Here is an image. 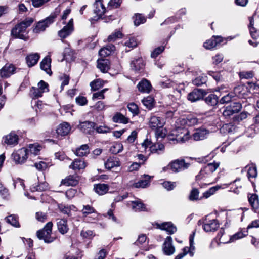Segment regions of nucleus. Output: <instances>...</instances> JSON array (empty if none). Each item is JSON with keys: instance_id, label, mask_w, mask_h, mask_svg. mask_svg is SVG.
Listing matches in <instances>:
<instances>
[{"instance_id": "obj_40", "label": "nucleus", "mask_w": 259, "mask_h": 259, "mask_svg": "<svg viewBox=\"0 0 259 259\" xmlns=\"http://www.w3.org/2000/svg\"><path fill=\"white\" fill-rule=\"evenodd\" d=\"M81 212L83 217L84 218L87 217L89 215L93 213L97 214V212L95 209L93 207L89 204L83 205V208L81 210Z\"/></svg>"}, {"instance_id": "obj_30", "label": "nucleus", "mask_w": 259, "mask_h": 259, "mask_svg": "<svg viewBox=\"0 0 259 259\" xmlns=\"http://www.w3.org/2000/svg\"><path fill=\"white\" fill-rule=\"evenodd\" d=\"M180 122L182 124L186 125V126H191L194 125L198 122V120L197 118L193 116L189 115L186 118H182L180 120Z\"/></svg>"}, {"instance_id": "obj_62", "label": "nucleus", "mask_w": 259, "mask_h": 259, "mask_svg": "<svg viewBox=\"0 0 259 259\" xmlns=\"http://www.w3.org/2000/svg\"><path fill=\"white\" fill-rule=\"evenodd\" d=\"M127 108L134 115H137L139 113L138 106L134 103H131L128 104Z\"/></svg>"}, {"instance_id": "obj_39", "label": "nucleus", "mask_w": 259, "mask_h": 259, "mask_svg": "<svg viewBox=\"0 0 259 259\" xmlns=\"http://www.w3.org/2000/svg\"><path fill=\"white\" fill-rule=\"evenodd\" d=\"M113 121L115 123L126 124L128 122L129 119L120 113H116L113 117Z\"/></svg>"}, {"instance_id": "obj_1", "label": "nucleus", "mask_w": 259, "mask_h": 259, "mask_svg": "<svg viewBox=\"0 0 259 259\" xmlns=\"http://www.w3.org/2000/svg\"><path fill=\"white\" fill-rule=\"evenodd\" d=\"M33 19L32 18H27L23 21L17 25L11 30V34L15 38H19L22 39H25V36L23 34L26 28L30 26L33 23Z\"/></svg>"}, {"instance_id": "obj_38", "label": "nucleus", "mask_w": 259, "mask_h": 259, "mask_svg": "<svg viewBox=\"0 0 259 259\" xmlns=\"http://www.w3.org/2000/svg\"><path fill=\"white\" fill-rule=\"evenodd\" d=\"M106 168L111 169L114 167H119V162L116 158L110 157L105 163Z\"/></svg>"}, {"instance_id": "obj_36", "label": "nucleus", "mask_w": 259, "mask_h": 259, "mask_svg": "<svg viewBox=\"0 0 259 259\" xmlns=\"http://www.w3.org/2000/svg\"><path fill=\"white\" fill-rule=\"evenodd\" d=\"M132 209L135 211H145V205L140 200L131 201Z\"/></svg>"}, {"instance_id": "obj_45", "label": "nucleus", "mask_w": 259, "mask_h": 259, "mask_svg": "<svg viewBox=\"0 0 259 259\" xmlns=\"http://www.w3.org/2000/svg\"><path fill=\"white\" fill-rule=\"evenodd\" d=\"M247 231L245 229L239 231L230 237V241L234 242L238 239L242 238L247 235Z\"/></svg>"}, {"instance_id": "obj_64", "label": "nucleus", "mask_w": 259, "mask_h": 259, "mask_svg": "<svg viewBox=\"0 0 259 259\" xmlns=\"http://www.w3.org/2000/svg\"><path fill=\"white\" fill-rule=\"evenodd\" d=\"M98 133L105 134L110 132V128L105 125H100L95 128Z\"/></svg>"}, {"instance_id": "obj_21", "label": "nucleus", "mask_w": 259, "mask_h": 259, "mask_svg": "<svg viewBox=\"0 0 259 259\" xmlns=\"http://www.w3.org/2000/svg\"><path fill=\"white\" fill-rule=\"evenodd\" d=\"M209 131L205 128H198L193 134V138L195 141L203 140L207 138Z\"/></svg>"}, {"instance_id": "obj_22", "label": "nucleus", "mask_w": 259, "mask_h": 259, "mask_svg": "<svg viewBox=\"0 0 259 259\" xmlns=\"http://www.w3.org/2000/svg\"><path fill=\"white\" fill-rule=\"evenodd\" d=\"M203 96V90L201 89H195L188 95L187 98L191 102H194L200 100Z\"/></svg>"}, {"instance_id": "obj_25", "label": "nucleus", "mask_w": 259, "mask_h": 259, "mask_svg": "<svg viewBox=\"0 0 259 259\" xmlns=\"http://www.w3.org/2000/svg\"><path fill=\"white\" fill-rule=\"evenodd\" d=\"M41 148V147L37 144H29L28 148H26L28 151L29 157L31 159L33 157L38 155Z\"/></svg>"}, {"instance_id": "obj_37", "label": "nucleus", "mask_w": 259, "mask_h": 259, "mask_svg": "<svg viewBox=\"0 0 259 259\" xmlns=\"http://www.w3.org/2000/svg\"><path fill=\"white\" fill-rule=\"evenodd\" d=\"M48 188V184L45 181L39 182L37 184L32 186L30 189L32 191H42Z\"/></svg>"}, {"instance_id": "obj_50", "label": "nucleus", "mask_w": 259, "mask_h": 259, "mask_svg": "<svg viewBox=\"0 0 259 259\" xmlns=\"http://www.w3.org/2000/svg\"><path fill=\"white\" fill-rule=\"evenodd\" d=\"M123 145L120 143H114L110 148V151L114 154H116L123 150Z\"/></svg>"}, {"instance_id": "obj_59", "label": "nucleus", "mask_w": 259, "mask_h": 259, "mask_svg": "<svg viewBox=\"0 0 259 259\" xmlns=\"http://www.w3.org/2000/svg\"><path fill=\"white\" fill-rule=\"evenodd\" d=\"M228 106L230 107L231 109H232L234 113L239 112L242 108L241 104L239 102L232 103Z\"/></svg>"}, {"instance_id": "obj_13", "label": "nucleus", "mask_w": 259, "mask_h": 259, "mask_svg": "<svg viewBox=\"0 0 259 259\" xmlns=\"http://www.w3.org/2000/svg\"><path fill=\"white\" fill-rule=\"evenodd\" d=\"M163 251L167 255H170L174 253L175 248L172 244V238L170 236H168L165 239L163 244Z\"/></svg>"}, {"instance_id": "obj_20", "label": "nucleus", "mask_w": 259, "mask_h": 259, "mask_svg": "<svg viewBox=\"0 0 259 259\" xmlns=\"http://www.w3.org/2000/svg\"><path fill=\"white\" fill-rule=\"evenodd\" d=\"M59 209L60 211L69 217H72L74 214V213L77 211V208L73 205H64L60 204L59 205Z\"/></svg>"}, {"instance_id": "obj_9", "label": "nucleus", "mask_w": 259, "mask_h": 259, "mask_svg": "<svg viewBox=\"0 0 259 259\" xmlns=\"http://www.w3.org/2000/svg\"><path fill=\"white\" fill-rule=\"evenodd\" d=\"M165 123L162 118L156 115H152L149 120V126L153 130L162 128Z\"/></svg>"}, {"instance_id": "obj_2", "label": "nucleus", "mask_w": 259, "mask_h": 259, "mask_svg": "<svg viewBox=\"0 0 259 259\" xmlns=\"http://www.w3.org/2000/svg\"><path fill=\"white\" fill-rule=\"evenodd\" d=\"M53 223L49 222L45 225L42 230L37 232V236L39 239L44 240L45 243H50L53 242L55 237L51 236Z\"/></svg>"}, {"instance_id": "obj_15", "label": "nucleus", "mask_w": 259, "mask_h": 259, "mask_svg": "<svg viewBox=\"0 0 259 259\" xmlns=\"http://www.w3.org/2000/svg\"><path fill=\"white\" fill-rule=\"evenodd\" d=\"M16 68L11 64H6L1 70L0 75L2 77L7 78L14 73Z\"/></svg>"}, {"instance_id": "obj_51", "label": "nucleus", "mask_w": 259, "mask_h": 259, "mask_svg": "<svg viewBox=\"0 0 259 259\" xmlns=\"http://www.w3.org/2000/svg\"><path fill=\"white\" fill-rule=\"evenodd\" d=\"M78 183V179H62L61 182V185L75 186Z\"/></svg>"}, {"instance_id": "obj_31", "label": "nucleus", "mask_w": 259, "mask_h": 259, "mask_svg": "<svg viewBox=\"0 0 259 259\" xmlns=\"http://www.w3.org/2000/svg\"><path fill=\"white\" fill-rule=\"evenodd\" d=\"M249 24L248 25V28L250 35L252 38L256 39L259 35L258 30L254 27V22L253 18L250 17L249 18Z\"/></svg>"}, {"instance_id": "obj_54", "label": "nucleus", "mask_w": 259, "mask_h": 259, "mask_svg": "<svg viewBox=\"0 0 259 259\" xmlns=\"http://www.w3.org/2000/svg\"><path fill=\"white\" fill-rule=\"evenodd\" d=\"M164 149V146L159 143L154 144L150 147V150L152 153L158 152V151H163Z\"/></svg>"}, {"instance_id": "obj_26", "label": "nucleus", "mask_w": 259, "mask_h": 259, "mask_svg": "<svg viewBox=\"0 0 259 259\" xmlns=\"http://www.w3.org/2000/svg\"><path fill=\"white\" fill-rule=\"evenodd\" d=\"M222 41V37L219 36L213 37L211 39L205 42L203 44V46L207 49H211L215 47L217 45L220 44Z\"/></svg>"}, {"instance_id": "obj_43", "label": "nucleus", "mask_w": 259, "mask_h": 259, "mask_svg": "<svg viewBox=\"0 0 259 259\" xmlns=\"http://www.w3.org/2000/svg\"><path fill=\"white\" fill-rule=\"evenodd\" d=\"M205 102L209 105L214 106L218 102V97L216 95L210 94L205 99Z\"/></svg>"}, {"instance_id": "obj_33", "label": "nucleus", "mask_w": 259, "mask_h": 259, "mask_svg": "<svg viewBox=\"0 0 259 259\" xmlns=\"http://www.w3.org/2000/svg\"><path fill=\"white\" fill-rule=\"evenodd\" d=\"M94 189L100 195L106 194L108 190V186L105 184H98L94 185Z\"/></svg>"}, {"instance_id": "obj_49", "label": "nucleus", "mask_w": 259, "mask_h": 259, "mask_svg": "<svg viewBox=\"0 0 259 259\" xmlns=\"http://www.w3.org/2000/svg\"><path fill=\"white\" fill-rule=\"evenodd\" d=\"M134 25L136 26H139L141 24L144 23L146 21V18L140 14H137L134 17Z\"/></svg>"}, {"instance_id": "obj_55", "label": "nucleus", "mask_w": 259, "mask_h": 259, "mask_svg": "<svg viewBox=\"0 0 259 259\" xmlns=\"http://www.w3.org/2000/svg\"><path fill=\"white\" fill-rule=\"evenodd\" d=\"M142 102L146 108L150 109L153 107L154 99L152 97L148 96L147 97L144 98Z\"/></svg>"}, {"instance_id": "obj_34", "label": "nucleus", "mask_w": 259, "mask_h": 259, "mask_svg": "<svg viewBox=\"0 0 259 259\" xmlns=\"http://www.w3.org/2000/svg\"><path fill=\"white\" fill-rule=\"evenodd\" d=\"M77 156L82 157L89 153V148L87 144H83L77 148L74 152Z\"/></svg>"}, {"instance_id": "obj_24", "label": "nucleus", "mask_w": 259, "mask_h": 259, "mask_svg": "<svg viewBox=\"0 0 259 259\" xmlns=\"http://www.w3.org/2000/svg\"><path fill=\"white\" fill-rule=\"evenodd\" d=\"M51 58L47 56L45 57L40 64V68L45 71L48 74L51 75L52 71L51 70Z\"/></svg>"}, {"instance_id": "obj_63", "label": "nucleus", "mask_w": 259, "mask_h": 259, "mask_svg": "<svg viewBox=\"0 0 259 259\" xmlns=\"http://www.w3.org/2000/svg\"><path fill=\"white\" fill-rule=\"evenodd\" d=\"M199 197V192L198 190L196 188H193L189 196V198L191 201L197 200Z\"/></svg>"}, {"instance_id": "obj_41", "label": "nucleus", "mask_w": 259, "mask_h": 259, "mask_svg": "<svg viewBox=\"0 0 259 259\" xmlns=\"http://www.w3.org/2000/svg\"><path fill=\"white\" fill-rule=\"evenodd\" d=\"M97 67L103 73L107 72L109 68V61L105 59L98 60Z\"/></svg>"}, {"instance_id": "obj_7", "label": "nucleus", "mask_w": 259, "mask_h": 259, "mask_svg": "<svg viewBox=\"0 0 259 259\" xmlns=\"http://www.w3.org/2000/svg\"><path fill=\"white\" fill-rule=\"evenodd\" d=\"M207 216L203 222V228L205 232L215 231L219 227V223L215 219L210 220Z\"/></svg>"}, {"instance_id": "obj_28", "label": "nucleus", "mask_w": 259, "mask_h": 259, "mask_svg": "<svg viewBox=\"0 0 259 259\" xmlns=\"http://www.w3.org/2000/svg\"><path fill=\"white\" fill-rule=\"evenodd\" d=\"M71 126L67 122H63L60 124L56 130L58 135L61 136H66L70 131Z\"/></svg>"}, {"instance_id": "obj_61", "label": "nucleus", "mask_w": 259, "mask_h": 259, "mask_svg": "<svg viewBox=\"0 0 259 259\" xmlns=\"http://www.w3.org/2000/svg\"><path fill=\"white\" fill-rule=\"evenodd\" d=\"M92 107L98 112H101L105 109L106 106L103 101H100L97 102Z\"/></svg>"}, {"instance_id": "obj_60", "label": "nucleus", "mask_w": 259, "mask_h": 259, "mask_svg": "<svg viewBox=\"0 0 259 259\" xmlns=\"http://www.w3.org/2000/svg\"><path fill=\"white\" fill-rule=\"evenodd\" d=\"M163 187L168 191L171 190L176 186L175 182H172L169 181H166L162 183Z\"/></svg>"}, {"instance_id": "obj_53", "label": "nucleus", "mask_w": 259, "mask_h": 259, "mask_svg": "<svg viewBox=\"0 0 259 259\" xmlns=\"http://www.w3.org/2000/svg\"><path fill=\"white\" fill-rule=\"evenodd\" d=\"M124 45L126 47L132 49L137 46V42L136 38L134 37H130L125 41Z\"/></svg>"}, {"instance_id": "obj_10", "label": "nucleus", "mask_w": 259, "mask_h": 259, "mask_svg": "<svg viewBox=\"0 0 259 259\" xmlns=\"http://www.w3.org/2000/svg\"><path fill=\"white\" fill-rule=\"evenodd\" d=\"M157 228L166 231L169 234H172L177 231V228L171 222H163L162 223H155Z\"/></svg>"}, {"instance_id": "obj_6", "label": "nucleus", "mask_w": 259, "mask_h": 259, "mask_svg": "<svg viewBox=\"0 0 259 259\" xmlns=\"http://www.w3.org/2000/svg\"><path fill=\"white\" fill-rule=\"evenodd\" d=\"M195 232H193L192 234L190 235L189 237V243L190 247H185L183 249V252L178 254L175 258V259H182L189 252L191 256L193 255V251L195 249L194 246V239L195 236Z\"/></svg>"}, {"instance_id": "obj_48", "label": "nucleus", "mask_w": 259, "mask_h": 259, "mask_svg": "<svg viewBox=\"0 0 259 259\" xmlns=\"http://www.w3.org/2000/svg\"><path fill=\"white\" fill-rule=\"evenodd\" d=\"M7 222L10 224L11 225L15 227H19L20 225L18 222V218L16 216L14 215H10L8 217H7L5 218Z\"/></svg>"}, {"instance_id": "obj_4", "label": "nucleus", "mask_w": 259, "mask_h": 259, "mask_svg": "<svg viewBox=\"0 0 259 259\" xmlns=\"http://www.w3.org/2000/svg\"><path fill=\"white\" fill-rule=\"evenodd\" d=\"M190 163H187L184 159H177L169 164L171 170L174 172H180L187 169L190 166Z\"/></svg>"}, {"instance_id": "obj_19", "label": "nucleus", "mask_w": 259, "mask_h": 259, "mask_svg": "<svg viewBox=\"0 0 259 259\" xmlns=\"http://www.w3.org/2000/svg\"><path fill=\"white\" fill-rule=\"evenodd\" d=\"M93 11L99 17H101L105 13L106 8L101 0H96L93 5Z\"/></svg>"}, {"instance_id": "obj_18", "label": "nucleus", "mask_w": 259, "mask_h": 259, "mask_svg": "<svg viewBox=\"0 0 259 259\" xmlns=\"http://www.w3.org/2000/svg\"><path fill=\"white\" fill-rule=\"evenodd\" d=\"M241 172L242 173L245 172L248 178H255L257 176L256 166L253 164L246 166Z\"/></svg>"}, {"instance_id": "obj_35", "label": "nucleus", "mask_w": 259, "mask_h": 259, "mask_svg": "<svg viewBox=\"0 0 259 259\" xmlns=\"http://www.w3.org/2000/svg\"><path fill=\"white\" fill-rule=\"evenodd\" d=\"M248 201L255 211L259 208V200L256 194H251L248 196Z\"/></svg>"}, {"instance_id": "obj_5", "label": "nucleus", "mask_w": 259, "mask_h": 259, "mask_svg": "<svg viewBox=\"0 0 259 259\" xmlns=\"http://www.w3.org/2000/svg\"><path fill=\"white\" fill-rule=\"evenodd\" d=\"M28 151L26 148H22L12 154L14 161L18 164L24 163L29 158Z\"/></svg>"}, {"instance_id": "obj_11", "label": "nucleus", "mask_w": 259, "mask_h": 259, "mask_svg": "<svg viewBox=\"0 0 259 259\" xmlns=\"http://www.w3.org/2000/svg\"><path fill=\"white\" fill-rule=\"evenodd\" d=\"M157 228L166 231L169 234H172L177 231V228L171 222H163L162 223H155Z\"/></svg>"}, {"instance_id": "obj_32", "label": "nucleus", "mask_w": 259, "mask_h": 259, "mask_svg": "<svg viewBox=\"0 0 259 259\" xmlns=\"http://www.w3.org/2000/svg\"><path fill=\"white\" fill-rule=\"evenodd\" d=\"M144 64L143 59L138 58L133 60L131 63V67L135 71H139L144 67Z\"/></svg>"}, {"instance_id": "obj_58", "label": "nucleus", "mask_w": 259, "mask_h": 259, "mask_svg": "<svg viewBox=\"0 0 259 259\" xmlns=\"http://www.w3.org/2000/svg\"><path fill=\"white\" fill-rule=\"evenodd\" d=\"M80 235L83 238L88 239H91L94 236L92 231L85 229H83L81 231Z\"/></svg>"}, {"instance_id": "obj_44", "label": "nucleus", "mask_w": 259, "mask_h": 259, "mask_svg": "<svg viewBox=\"0 0 259 259\" xmlns=\"http://www.w3.org/2000/svg\"><path fill=\"white\" fill-rule=\"evenodd\" d=\"M104 84V81L100 79L95 80L90 83L91 90L94 91L98 90L103 87Z\"/></svg>"}, {"instance_id": "obj_29", "label": "nucleus", "mask_w": 259, "mask_h": 259, "mask_svg": "<svg viewBox=\"0 0 259 259\" xmlns=\"http://www.w3.org/2000/svg\"><path fill=\"white\" fill-rule=\"evenodd\" d=\"M86 166L87 163L83 160L76 159L69 165V168L73 170H80L85 168Z\"/></svg>"}, {"instance_id": "obj_17", "label": "nucleus", "mask_w": 259, "mask_h": 259, "mask_svg": "<svg viewBox=\"0 0 259 259\" xmlns=\"http://www.w3.org/2000/svg\"><path fill=\"white\" fill-rule=\"evenodd\" d=\"M137 88L141 93H149L152 89V85L147 79H143L137 84Z\"/></svg>"}, {"instance_id": "obj_3", "label": "nucleus", "mask_w": 259, "mask_h": 259, "mask_svg": "<svg viewBox=\"0 0 259 259\" xmlns=\"http://www.w3.org/2000/svg\"><path fill=\"white\" fill-rule=\"evenodd\" d=\"M56 17V15L55 14H51L45 20L38 22L33 30L34 32L39 33L44 31L47 27L54 21Z\"/></svg>"}, {"instance_id": "obj_46", "label": "nucleus", "mask_w": 259, "mask_h": 259, "mask_svg": "<svg viewBox=\"0 0 259 259\" xmlns=\"http://www.w3.org/2000/svg\"><path fill=\"white\" fill-rule=\"evenodd\" d=\"M207 81V76L202 75L198 76L193 80V84L196 86H200L203 84H205Z\"/></svg>"}, {"instance_id": "obj_14", "label": "nucleus", "mask_w": 259, "mask_h": 259, "mask_svg": "<svg viewBox=\"0 0 259 259\" xmlns=\"http://www.w3.org/2000/svg\"><path fill=\"white\" fill-rule=\"evenodd\" d=\"M18 135L14 132H11L3 137L2 142L8 145L14 146L18 144Z\"/></svg>"}, {"instance_id": "obj_57", "label": "nucleus", "mask_w": 259, "mask_h": 259, "mask_svg": "<svg viewBox=\"0 0 259 259\" xmlns=\"http://www.w3.org/2000/svg\"><path fill=\"white\" fill-rule=\"evenodd\" d=\"M122 37V33L120 31L116 30L114 32L112 33L108 37L109 41H114L117 38H120Z\"/></svg>"}, {"instance_id": "obj_52", "label": "nucleus", "mask_w": 259, "mask_h": 259, "mask_svg": "<svg viewBox=\"0 0 259 259\" xmlns=\"http://www.w3.org/2000/svg\"><path fill=\"white\" fill-rule=\"evenodd\" d=\"M43 93L38 88L32 87L30 95L32 98H36L41 97Z\"/></svg>"}, {"instance_id": "obj_16", "label": "nucleus", "mask_w": 259, "mask_h": 259, "mask_svg": "<svg viewBox=\"0 0 259 259\" xmlns=\"http://www.w3.org/2000/svg\"><path fill=\"white\" fill-rule=\"evenodd\" d=\"M96 125L94 122L86 121L81 122L79 127L83 133L92 134L94 132Z\"/></svg>"}, {"instance_id": "obj_27", "label": "nucleus", "mask_w": 259, "mask_h": 259, "mask_svg": "<svg viewBox=\"0 0 259 259\" xmlns=\"http://www.w3.org/2000/svg\"><path fill=\"white\" fill-rule=\"evenodd\" d=\"M39 58V54L37 53L30 54L26 57L27 64L29 67H32L37 64Z\"/></svg>"}, {"instance_id": "obj_23", "label": "nucleus", "mask_w": 259, "mask_h": 259, "mask_svg": "<svg viewBox=\"0 0 259 259\" xmlns=\"http://www.w3.org/2000/svg\"><path fill=\"white\" fill-rule=\"evenodd\" d=\"M57 225L59 232L62 234L66 233L69 230L67 220L65 219H57Z\"/></svg>"}, {"instance_id": "obj_8", "label": "nucleus", "mask_w": 259, "mask_h": 259, "mask_svg": "<svg viewBox=\"0 0 259 259\" xmlns=\"http://www.w3.org/2000/svg\"><path fill=\"white\" fill-rule=\"evenodd\" d=\"M73 31V20L70 19L65 26L58 31V36L61 39H64L70 35Z\"/></svg>"}, {"instance_id": "obj_56", "label": "nucleus", "mask_w": 259, "mask_h": 259, "mask_svg": "<svg viewBox=\"0 0 259 259\" xmlns=\"http://www.w3.org/2000/svg\"><path fill=\"white\" fill-rule=\"evenodd\" d=\"M233 97H234V94L232 92L229 93L220 99V102L221 104L228 103L231 101Z\"/></svg>"}, {"instance_id": "obj_12", "label": "nucleus", "mask_w": 259, "mask_h": 259, "mask_svg": "<svg viewBox=\"0 0 259 259\" xmlns=\"http://www.w3.org/2000/svg\"><path fill=\"white\" fill-rule=\"evenodd\" d=\"M219 165L220 163L217 162L208 163L201 169L200 171V176L203 177H206L205 174L209 175L213 172Z\"/></svg>"}, {"instance_id": "obj_47", "label": "nucleus", "mask_w": 259, "mask_h": 259, "mask_svg": "<svg viewBox=\"0 0 259 259\" xmlns=\"http://www.w3.org/2000/svg\"><path fill=\"white\" fill-rule=\"evenodd\" d=\"M150 179H141L138 182L133 184V186L135 188H144L150 185Z\"/></svg>"}, {"instance_id": "obj_42", "label": "nucleus", "mask_w": 259, "mask_h": 259, "mask_svg": "<svg viewBox=\"0 0 259 259\" xmlns=\"http://www.w3.org/2000/svg\"><path fill=\"white\" fill-rule=\"evenodd\" d=\"M245 92V88L244 86L238 85L234 88V92L232 93L234 94V97L237 96L239 98H242L244 97Z\"/></svg>"}]
</instances>
